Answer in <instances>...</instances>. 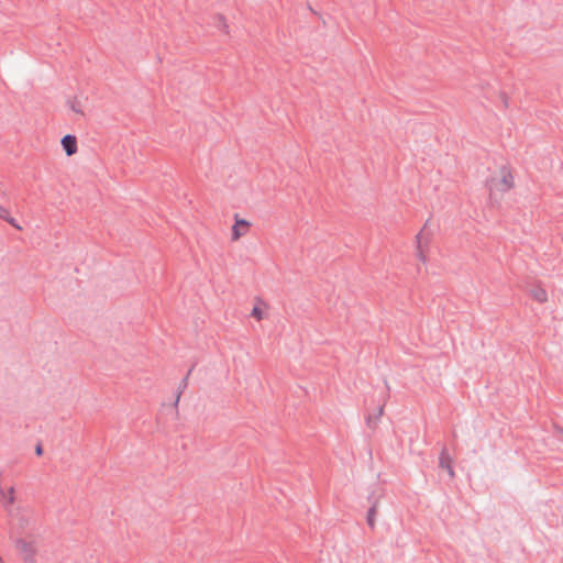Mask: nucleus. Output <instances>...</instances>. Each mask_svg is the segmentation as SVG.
I'll return each mask as SVG.
<instances>
[{"mask_svg":"<svg viewBox=\"0 0 563 563\" xmlns=\"http://www.w3.org/2000/svg\"><path fill=\"white\" fill-rule=\"evenodd\" d=\"M482 179L490 200L501 199L516 188V170L505 157H492L483 165Z\"/></svg>","mask_w":563,"mask_h":563,"instance_id":"f257e3e1","label":"nucleus"},{"mask_svg":"<svg viewBox=\"0 0 563 563\" xmlns=\"http://www.w3.org/2000/svg\"><path fill=\"white\" fill-rule=\"evenodd\" d=\"M416 257L422 264H426L431 243V235L426 229H421L415 236Z\"/></svg>","mask_w":563,"mask_h":563,"instance_id":"f03ea898","label":"nucleus"},{"mask_svg":"<svg viewBox=\"0 0 563 563\" xmlns=\"http://www.w3.org/2000/svg\"><path fill=\"white\" fill-rule=\"evenodd\" d=\"M527 291L530 299L539 305L548 303L550 300L549 292L542 284L533 283L528 286Z\"/></svg>","mask_w":563,"mask_h":563,"instance_id":"7ed1b4c3","label":"nucleus"},{"mask_svg":"<svg viewBox=\"0 0 563 563\" xmlns=\"http://www.w3.org/2000/svg\"><path fill=\"white\" fill-rule=\"evenodd\" d=\"M251 230V222L239 218V216L234 217V224L231 229V241L238 242L241 238L249 234Z\"/></svg>","mask_w":563,"mask_h":563,"instance_id":"20e7f679","label":"nucleus"},{"mask_svg":"<svg viewBox=\"0 0 563 563\" xmlns=\"http://www.w3.org/2000/svg\"><path fill=\"white\" fill-rule=\"evenodd\" d=\"M15 547L27 563H35V550L33 541H26L22 537L15 538Z\"/></svg>","mask_w":563,"mask_h":563,"instance_id":"39448f33","label":"nucleus"},{"mask_svg":"<svg viewBox=\"0 0 563 563\" xmlns=\"http://www.w3.org/2000/svg\"><path fill=\"white\" fill-rule=\"evenodd\" d=\"M62 146L68 156L77 153V139L74 135L67 134L62 139Z\"/></svg>","mask_w":563,"mask_h":563,"instance_id":"423d86ee","label":"nucleus"},{"mask_svg":"<svg viewBox=\"0 0 563 563\" xmlns=\"http://www.w3.org/2000/svg\"><path fill=\"white\" fill-rule=\"evenodd\" d=\"M267 305L263 301H256L251 310V317L256 321H262L267 317Z\"/></svg>","mask_w":563,"mask_h":563,"instance_id":"0eeeda50","label":"nucleus"},{"mask_svg":"<svg viewBox=\"0 0 563 563\" xmlns=\"http://www.w3.org/2000/svg\"><path fill=\"white\" fill-rule=\"evenodd\" d=\"M68 106L73 112L79 115L86 114V106L84 101L77 97L69 100Z\"/></svg>","mask_w":563,"mask_h":563,"instance_id":"6e6552de","label":"nucleus"},{"mask_svg":"<svg viewBox=\"0 0 563 563\" xmlns=\"http://www.w3.org/2000/svg\"><path fill=\"white\" fill-rule=\"evenodd\" d=\"M214 25L218 30H220L222 33H229V23L227 18L223 14H216L213 16Z\"/></svg>","mask_w":563,"mask_h":563,"instance_id":"1a4fd4ad","label":"nucleus"},{"mask_svg":"<svg viewBox=\"0 0 563 563\" xmlns=\"http://www.w3.org/2000/svg\"><path fill=\"white\" fill-rule=\"evenodd\" d=\"M0 219L5 220L14 228L21 230L22 228L15 222V220L10 216V212L7 208L0 205Z\"/></svg>","mask_w":563,"mask_h":563,"instance_id":"9d476101","label":"nucleus"},{"mask_svg":"<svg viewBox=\"0 0 563 563\" xmlns=\"http://www.w3.org/2000/svg\"><path fill=\"white\" fill-rule=\"evenodd\" d=\"M450 462L451 460H441L440 467L448 472L449 477H453L454 473Z\"/></svg>","mask_w":563,"mask_h":563,"instance_id":"9b49d317","label":"nucleus"},{"mask_svg":"<svg viewBox=\"0 0 563 563\" xmlns=\"http://www.w3.org/2000/svg\"><path fill=\"white\" fill-rule=\"evenodd\" d=\"M382 415H383V408H379V410H378V416H377L375 419H373V418H371V417H369V418L367 419V423H368L371 427H375V426H376V423H377L378 418H379Z\"/></svg>","mask_w":563,"mask_h":563,"instance_id":"f8f14e48","label":"nucleus"},{"mask_svg":"<svg viewBox=\"0 0 563 563\" xmlns=\"http://www.w3.org/2000/svg\"><path fill=\"white\" fill-rule=\"evenodd\" d=\"M499 98H500V101H501V103L504 104V107H506V108H507V107H508V104H509V98H508L507 93H506V92L500 91V92H499Z\"/></svg>","mask_w":563,"mask_h":563,"instance_id":"ddd939ff","label":"nucleus"},{"mask_svg":"<svg viewBox=\"0 0 563 563\" xmlns=\"http://www.w3.org/2000/svg\"><path fill=\"white\" fill-rule=\"evenodd\" d=\"M368 522L369 525L374 523V510L372 509L368 515Z\"/></svg>","mask_w":563,"mask_h":563,"instance_id":"4468645a","label":"nucleus"},{"mask_svg":"<svg viewBox=\"0 0 563 563\" xmlns=\"http://www.w3.org/2000/svg\"><path fill=\"white\" fill-rule=\"evenodd\" d=\"M42 454H43L42 449L37 446V456H38V455H42Z\"/></svg>","mask_w":563,"mask_h":563,"instance_id":"2eb2a0df","label":"nucleus"},{"mask_svg":"<svg viewBox=\"0 0 563 563\" xmlns=\"http://www.w3.org/2000/svg\"><path fill=\"white\" fill-rule=\"evenodd\" d=\"M2 561V559L0 558V562Z\"/></svg>","mask_w":563,"mask_h":563,"instance_id":"dca6fc26","label":"nucleus"}]
</instances>
